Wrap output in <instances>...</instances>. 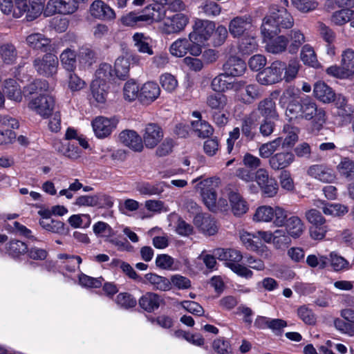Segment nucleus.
Segmentation results:
<instances>
[{"mask_svg": "<svg viewBox=\"0 0 354 354\" xmlns=\"http://www.w3.org/2000/svg\"><path fill=\"white\" fill-rule=\"evenodd\" d=\"M282 106L286 105V116L289 121L306 120L314 122L316 129L319 130L326 122V112L318 107L314 100L301 96L299 91L292 87L286 89L279 98Z\"/></svg>", "mask_w": 354, "mask_h": 354, "instance_id": "f257e3e1", "label": "nucleus"}, {"mask_svg": "<svg viewBox=\"0 0 354 354\" xmlns=\"http://www.w3.org/2000/svg\"><path fill=\"white\" fill-rule=\"evenodd\" d=\"M294 25V19L283 7L272 4L268 13L263 19L261 32L264 39H271L283 30L290 29Z\"/></svg>", "mask_w": 354, "mask_h": 354, "instance_id": "f03ea898", "label": "nucleus"}, {"mask_svg": "<svg viewBox=\"0 0 354 354\" xmlns=\"http://www.w3.org/2000/svg\"><path fill=\"white\" fill-rule=\"evenodd\" d=\"M327 74L337 78H348L354 75V51L348 48L342 52L339 66H332L326 69Z\"/></svg>", "mask_w": 354, "mask_h": 354, "instance_id": "7ed1b4c3", "label": "nucleus"}, {"mask_svg": "<svg viewBox=\"0 0 354 354\" xmlns=\"http://www.w3.org/2000/svg\"><path fill=\"white\" fill-rule=\"evenodd\" d=\"M286 68V63L274 61L268 67L257 75V80L262 85H271L280 82Z\"/></svg>", "mask_w": 354, "mask_h": 354, "instance_id": "20e7f679", "label": "nucleus"}, {"mask_svg": "<svg viewBox=\"0 0 354 354\" xmlns=\"http://www.w3.org/2000/svg\"><path fill=\"white\" fill-rule=\"evenodd\" d=\"M58 63L57 57L55 55L47 52L42 57L35 59L32 64L39 75L44 77H51L57 73Z\"/></svg>", "mask_w": 354, "mask_h": 354, "instance_id": "39448f33", "label": "nucleus"}, {"mask_svg": "<svg viewBox=\"0 0 354 354\" xmlns=\"http://www.w3.org/2000/svg\"><path fill=\"white\" fill-rule=\"evenodd\" d=\"M193 28L194 30L189 35L190 41L205 43L214 33L215 24L208 20L197 19Z\"/></svg>", "mask_w": 354, "mask_h": 354, "instance_id": "423d86ee", "label": "nucleus"}, {"mask_svg": "<svg viewBox=\"0 0 354 354\" xmlns=\"http://www.w3.org/2000/svg\"><path fill=\"white\" fill-rule=\"evenodd\" d=\"M252 18L245 15L234 17L229 23L228 30L234 37H243L251 32Z\"/></svg>", "mask_w": 354, "mask_h": 354, "instance_id": "0eeeda50", "label": "nucleus"}, {"mask_svg": "<svg viewBox=\"0 0 354 354\" xmlns=\"http://www.w3.org/2000/svg\"><path fill=\"white\" fill-rule=\"evenodd\" d=\"M216 185H214L213 178H207L197 185V189L201 190V195L206 207L212 212L216 209Z\"/></svg>", "mask_w": 354, "mask_h": 354, "instance_id": "6e6552de", "label": "nucleus"}, {"mask_svg": "<svg viewBox=\"0 0 354 354\" xmlns=\"http://www.w3.org/2000/svg\"><path fill=\"white\" fill-rule=\"evenodd\" d=\"M256 181L266 196L273 197L277 194L279 189L277 182L269 176L266 169H259L256 171Z\"/></svg>", "mask_w": 354, "mask_h": 354, "instance_id": "1a4fd4ad", "label": "nucleus"}, {"mask_svg": "<svg viewBox=\"0 0 354 354\" xmlns=\"http://www.w3.org/2000/svg\"><path fill=\"white\" fill-rule=\"evenodd\" d=\"M55 99L50 95H42L33 100L28 107L44 118L50 115L55 108Z\"/></svg>", "mask_w": 354, "mask_h": 354, "instance_id": "9d476101", "label": "nucleus"}, {"mask_svg": "<svg viewBox=\"0 0 354 354\" xmlns=\"http://www.w3.org/2000/svg\"><path fill=\"white\" fill-rule=\"evenodd\" d=\"M118 119L115 117L107 118L103 116L95 118L92 122V127L95 136L99 138L108 137L116 128Z\"/></svg>", "mask_w": 354, "mask_h": 354, "instance_id": "9b49d317", "label": "nucleus"}, {"mask_svg": "<svg viewBox=\"0 0 354 354\" xmlns=\"http://www.w3.org/2000/svg\"><path fill=\"white\" fill-rule=\"evenodd\" d=\"M164 133L162 128L156 123L146 125L142 133V142L148 149H154L162 140Z\"/></svg>", "mask_w": 354, "mask_h": 354, "instance_id": "f8f14e48", "label": "nucleus"}, {"mask_svg": "<svg viewBox=\"0 0 354 354\" xmlns=\"http://www.w3.org/2000/svg\"><path fill=\"white\" fill-rule=\"evenodd\" d=\"M77 8V0H50L46 5L45 12L48 15L55 13L69 15L75 12Z\"/></svg>", "mask_w": 354, "mask_h": 354, "instance_id": "ddd939ff", "label": "nucleus"}, {"mask_svg": "<svg viewBox=\"0 0 354 354\" xmlns=\"http://www.w3.org/2000/svg\"><path fill=\"white\" fill-rule=\"evenodd\" d=\"M188 21V17L183 13H177L171 17H165L162 32L166 34L179 32L185 28Z\"/></svg>", "mask_w": 354, "mask_h": 354, "instance_id": "4468645a", "label": "nucleus"}, {"mask_svg": "<svg viewBox=\"0 0 354 354\" xmlns=\"http://www.w3.org/2000/svg\"><path fill=\"white\" fill-rule=\"evenodd\" d=\"M259 119V114L256 111H252L248 115H245L241 120V130L243 136L247 141H252L254 139L256 129Z\"/></svg>", "mask_w": 354, "mask_h": 354, "instance_id": "2eb2a0df", "label": "nucleus"}, {"mask_svg": "<svg viewBox=\"0 0 354 354\" xmlns=\"http://www.w3.org/2000/svg\"><path fill=\"white\" fill-rule=\"evenodd\" d=\"M119 139L122 144L134 151L141 152L144 149L142 139L136 131L123 130L119 134Z\"/></svg>", "mask_w": 354, "mask_h": 354, "instance_id": "dca6fc26", "label": "nucleus"}, {"mask_svg": "<svg viewBox=\"0 0 354 354\" xmlns=\"http://www.w3.org/2000/svg\"><path fill=\"white\" fill-rule=\"evenodd\" d=\"M194 224L208 236L214 235L218 232L216 221L208 214H197L194 218Z\"/></svg>", "mask_w": 354, "mask_h": 354, "instance_id": "f3484780", "label": "nucleus"}, {"mask_svg": "<svg viewBox=\"0 0 354 354\" xmlns=\"http://www.w3.org/2000/svg\"><path fill=\"white\" fill-rule=\"evenodd\" d=\"M308 174L323 183H330L335 179V174L332 169L326 165H313L310 166L308 171Z\"/></svg>", "mask_w": 354, "mask_h": 354, "instance_id": "a211bd4d", "label": "nucleus"}, {"mask_svg": "<svg viewBox=\"0 0 354 354\" xmlns=\"http://www.w3.org/2000/svg\"><path fill=\"white\" fill-rule=\"evenodd\" d=\"M90 13L95 18L102 20H111L115 17L113 10L101 0H95L92 3Z\"/></svg>", "mask_w": 354, "mask_h": 354, "instance_id": "6ab92c4d", "label": "nucleus"}, {"mask_svg": "<svg viewBox=\"0 0 354 354\" xmlns=\"http://www.w3.org/2000/svg\"><path fill=\"white\" fill-rule=\"evenodd\" d=\"M160 94V88L158 84L154 82L145 83L140 88L139 100L145 104H149L155 101Z\"/></svg>", "mask_w": 354, "mask_h": 354, "instance_id": "aec40b11", "label": "nucleus"}, {"mask_svg": "<svg viewBox=\"0 0 354 354\" xmlns=\"http://www.w3.org/2000/svg\"><path fill=\"white\" fill-rule=\"evenodd\" d=\"M142 20L144 22L151 24L159 22L165 18L166 10L165 8L158 3L147 6L142 11Z\"/></svg>", "mask_w": 354, "mask_h": 354, "instance_id": "412c9836", "label": "nucleus"}, {"mask_svg": "<svg viewBox=\"0 0 354 354\" xmlns=\"http://www.w3.org/2000/svg\"><path fill=\"white\" fill-rule=\"evenodd\" d=\"M295 160L292 152L277 153L269 158V165L274 170H281L289 167Z\"/></svg>", "mask_w": 354, "mask_h": 354, "instance_id": "4be33fe9", "label": "nucleus"}, {"mask_svg": "<svg viewBox=\"0 0 354 354\" xmlns=\"http://www.w3.org/2000/svg\"><path fill=\"white\" fill-rule=\"evenodd\" d=\"M223 68L225 74L228 76H240L245 71L246 65L241 59L236 56H231L223 64Z\"/></svg>", "mask_w": 354, "mask_h": 354, "instance_id": "5701e85b", "label": "nucleus"}, {"mask_svg": "<svg viewBox=\"0 0 354 354\" xmlns=\"http://www.w3.org/2000/svg\"><path fill=\"white\" fill-rule=\"evenodd\" d=\"M27 44L35 50L44 53L50 52L53 49L50 40L40 33H33L26 37Z\"/></svg>", "mask_w": 354, "mask_h": 354, "instance_id": "b1692460", "label": "nucleus"}, {"mask_svg": "<svg viewBox=\"0 0 354 354\" xmlns=\"http://www.w3.org/2000/svg\"><path fill=\"white\" fill-rule=\"evenodd\" d=\"M334 102L336 108L335 115L339 117L342 121H350L354 111L352 106L348 104L346 97L339 94Z\"/></svg>", "mask_w": 354, "mask_h": 354, "instance_id": "393cba45", "label": "nucleus"}, {"mask_svg": "<svg viewBox=\"0 0 354 354\" xmlns=\"http://www.w3.org/2000/svg\"><path fill=\"white\" fill-rule=\"evenodd\" d=\"M315 97L324 103L334 102L337 95L334 91L324 82H318L314 85Z\"/></svg>", "mask_w": 354, "mask_h": 354, "instance_id": "a878e982", "label": "nucleus"}, {"mask_svg": "<svg viewBox=\"0 0 354 354\" xmlns=\"http://www.w3.org/2000/svg\"><path fill=\"white\" fill-rule=\"evenodd\" d=\"M255 111L259 116L261 115L263 119H277L279 116L275 102L271 98H266L260 101Z\"/></svg>", "mask_w": 354, "mask_h": 354, "instance_id": "bb28decb", "label": "nucleus"}, {"mask_svg": "<svg viewBox=\"0 0 354 354\" xmlns=\"http://www.w3.org/2000/svg\"><path fill=\"white\" fill-rule=\"evenodd\" d=\"M214 254L218 259L226 261L227 267L230 263H238L243 259L241 252L232 248H217L214 250Z\"/></svg>", "mask_w": 354, "mask_h": 354, "instance_id": "cd10ccee", "label": "nucleus"}, {"mask_svg": "<svg viewBox=\"0 0 354 354\" xmlns=\"http://www.w3.org/2000/svg\"><path fill=\"white\" fill-rule=\"evenodd\" d=\"M18 58V50L11 42L0 44V59L6 65L15 64Z\"/></svg>", "mask_w": 354, "mask_h": 354, "instance_id": "c85d7f7f", "label": "nucleus"}, {"mask_svg": "<svg viewBox=\"0 0 354 354\" xmlns=\"http://www.w3.org/2000/svg\"><path fill=\"white\" fill-rule=\"evenodd\" d=\"M3 91L11 100L21 102L22 100L20 86L15 79L9 78L4 81Z\"/></svg>", "mask_w": 354, "mask_h": 354, "instance_id": "c756f323", "label": "nucleus"}, {"mask_svg": "<svg viewBox=\"0 0 354 354\" xmlns=\"http://www.w3.org/2000/svg\"><path fill=\"white\" fill-rule=\"evenodd\" d=\"M287 233L292 238L297 239L301 236L305 230V225L301 219L292 216L286 220L285 223Z\"/></svg>", "mask_w": 354, "mask_h": 354, "instance_id": "7c9ffc66", "label": "nucleus"}, {"mask_svg": "<svg viewBox=\"0 0 354 354\" xmlns=\"http://www.w3.org/2000/svg\"><path fill=\"white\" fill-rule=\"evenodd\" d=\"M162 301L157 294L147 292L139 299V305L145 310L151 313L159 308Z\"/></svg>", "mask_w": 354, "mask_h": 354, "instance_id": "2f4dec72", "label": "nucleus"}, {"mask_svg": "<svg viewBox=\"0 0 354 354\" xmlns=\"http://www.w3.org/2000/svg\"><path fill=\"white\" fill-rule=\"evenodd\" d=\"M229 200L232 207V211L235 216H241L248 209L247 202L240 194L231 192L229 194Z\"/></svg>", "mask_w": 354, "mask_h": 354, "instance_id": "473e14b6", "label": "nucleus"}, {"mask_svg": "<svg viewBox=\"0 0 354 354\" xmlns=\"http://www.w3.org/2000/svg\"><path fill=\"white\" fill-rule=\"evenodd\" d=\"M239 237L242 243L245 246L247 249L250 250L259 252L263 251L264 248H266V247L263 245L261 241L254 240V239H257V233L250 234L249 232L243 231L240 232Z\"/></svg>", "mask_w": 354, "mask_h": 354, "instance_id": "72a5a7b5", "label": "nucleus"}, {"mask_svg": "<svg viewBox=\"0 0 354 354\" xmlns=\"http://www.w3.org/2000/svg\"><path fill=\"white\" fill-rule=\"evenodd\" d=\"M108 88L107 84L100 80H93L91 84V95L97 103L103 104L106 102Z\"/></svg>", "mask_w": 354, "mask_h": 354, "instance_id": "f704fd0d", "label": "nucleus"}, {"mask_svg": "<svg viewBox=\"0 0 354 354\" xmlns=\"http://www.w3.org/2000/svg\"><path fill=\"white\" fill-rule=\"evenodd\" d=\"M76 53L71 48L65 49L60 55L62 66L68 71L74 72L77 66Z\"/></svg>", "mask_w": 354, "mask_h": 354, "instance_id": "c9c22d12", "label": "nucleus"}, {"mask_svg": "<svg viewBox=\"0 0 354 354\" xmlns=\"http://www.w3.org/2000/svg\"><path fill=\"white\" fill-rule=\"evenodd\" d=\"M145 278L156 290L166 291L171 288V282L166 277L154 273H148L145 274Z\"/></svg>", "mask_w": 354, "mask_h": 354, "instance_id": "e433bc0d", "label": "nucleus"}, {"mask_svg": "<svg viewBox=\"0 0 354 354\" xmlns=\"http://www.w3.org/2000/svg\"><path fill=\"white\" fill-rule=\"evenodd\" d=\"M130 68V57H118L114 66L115 77L120 80H125L129 77Z\"/></svg>", "mask_w": 354, "mask_h": 354, "instance_id": "4c0bfd02", "label": "nucleus"}, {"mask_svg": "<svg viewBox=\"0 0 354 354\" xmlns=\"http://www.w3.org/2000/svg\"><path fill=\"white\" fill-rule=\"evenodd\" d=\"M227 103V96L221 93L210 95L207 98V106L214 111H223Z\"/></svg>", "mask_w": 354, "mask_h": 354, "instance_id": "58836bf2", "label": "nucleus"}, {"mask_svg": "<svg viewBox=\"0 0 354 354\" xmlns=\"http://www.w3.org/2000/svg\"><path fill=\"white\" fill-rule=\"evenodd\" d=\"M339 174L348 180L354 178V161L348 157L342 158L337 166Z\"/></svg>", "mask_w": 354, "mask_h": 354, "instance_id": "ea45409f", "label": "nucleus"}, {"mask_svg": "<svg viewBox=\"0 0 354 354\" xmlns=\"http://www.w3.org/2000/svg\"><path fill=\"white\" fill-rule=\"evenodd\" d=\"M258 44L256 38L250 33L243 36L239 43V50L245 55L252 53L257 49Z\"/></svg>", "mask_w": 354, "mask_h": 354, "instance_id": "a19ab883", "label": "nucleus"}, {"mask_svg": "<svg viewBox=\"0 0 354 354\" xmlns=\"http://www.w3.org/2000/svg\"><path fill=\"white\" fill-rule=\"evenodd\" d=\"M26 8V19L28 21H33L37 18L44 10V4L41 0H28Z\"/></svg>", "mask_w": 354, "mask_h": 354, "instance_id": "79ce46f5", "label": "nucleus"}, {"mask_svg": "<svg viewBox=\"0 0 354 354\" xmlns=\"http://www.w3.org/2000/svg\"><path fill=\"white\" fill-rule=\"evenodd\" d=\"M149 38L143 33L136 32L133 36V41L134 46L137 50L142 53H147L150 55H153V52L151 47L148 42Z\"/></svg>", "mask_w": 354, "mask_h": 354, "instance_id": "37998d69", "label": "nucleus"}, {"mask_svg": "<svg viewBox=\"0 0 354 354\" xmlns=\"http://www.w3.org/2000/svg\"><path fill=\"white\" fill-rule=\"evenodd\" d=\"M288 42L289 40L286 36L280 35L268 43L266 49L269 53L273 54L281 53L286 50Z\"/></svg>", "mask_w": 354, "mask_h": 354, "instance_id": "c03bdc74", "label": "nucleus"}, {"mask_svg": "<svg viewBox=\"0 0 354 354\" xmlns=\"http://www.w3.org/2000/svg\"><path fill=\"white\" fill-rule=\"evenodd\" d=\"M40 225L45 230L59 234H65L67 230L64 227V223L60 221L55 219H41Z\"/></svg>", "mask_w": 354, "mask_h": 354, "instance_id": "a18cd8bd", "label": "nucleus"}, {"mask_svg": "<svg viewBox=\"0 0 354 354\" xmlns=\"http://www.w3.org/2000/svg\"><path fill=\"white\" fill-rule=\"evenodd\" d=\"M257 235V241L263 239L266 243H270L271 241L276 245H277L281 240V237L286 241L288 237L285 235V232L282 230H276L274 234L270 232L258 231L256 232Z\"/></svg>", "mask_w": 354, "mask_h": 354, "instance_id": "49530a36", "label": "nucleus"}, {"mask_svg": "<svg viewBox=\"0 0 354 354\" xmlns=\"http://www.w3.org/2000/svg\"><path fill=\"white\" fill-rule=\"evenodd\" d=\"M138 190L142 195L160 196L164 192V185L162 183L155 184L145 183L140 185Z\"/></svg>", "mask_w": 354, "mask_h": 354, "instance_id": "de8ad7c7", "label": "nucleus"}, {"mask_svg": "<svg viewBox=\"0 0 354 354\" xmlns=\"http://www.w3.org/2000/svg\"><path fill=\"white\" fill-rule=\"evenodd\" d=\"M96 79L95 80H100V82H106L113 80L115 76L114 69L111 65L104 63L100 65V67L95 72Z\"/></svg>", "mask_w": 354, "mask_h": 354, "instance_id": "09e8293b", "label": "nucleus"}, {"mask_svg": "<svg viewBox=\"0 0 354 354\" xmlns=\"http://www.w3.org/2000/svg\"><path fill=\"white\" fill-rule=\"evenodd\" d=\"M192 126L197 136L203 138H208L213 133V128L207 122L201 120L192 122Z\"/></svg>", "mask_w": 354, "mask_h": 354, "instance_id": "8fccbe9b", "label": "nucleus"}, {"mask_svg": "<svg viewBox=\"0 0 354 354\" xmlns=\"http://www.w3.org/2000/svg\"><path fill=\"white\" fill-rule=\"evenodd\" d=\"M301 59L305 64L314 68H317L319 66L316 54L313 48L308 44H306L302 47Z\"/></svg>", "mask_w": 354, "mask_h": 354, "instance_id": "3c124183", "label": "nucleus"}, {"mask_svg": "<svg viewBox=\"0 0 354 354\" xmlns=\"http://www.w3.org/2000/svg\"><path fill=\"white\" fill-rule=\"evenodd\" d=\"M290 44L288 51L291 54L297 53L300 46L305 42V37L299 30H292L290 34Z\"/></svg>", "mask_w": 354, "mask_h": 354, "instance_id": "603ef678", "label": "nucleus"}, {"mask_svg": "<svg viewBox=\"0 0 354 354\" xmlns=\"http://www.w3.org/2000/svg\"><path fill=\"white\" fill-rule=\"evenodd\" d=\"M49 88V84L45 80H35L24 88V92L27 95H32L38 92L46 91Z\"/></svg>", "mask_w": 354, "mask_h": 354, "instance_id": "864d4df0", "label": "nucleus"}, {"mask_svg": "<svg viewBox=\"0 0 354 354\" xmlns=\"http://www.w3.org/2000/svg\"><path fill=\"white\" fill-rule=\"evenodd\" d=\"M188 48L189 40L187 39H179L171 45L169 50L172 55L182 57L187 54Z\"/></svg>", "mask_w": 354, "mask_h": 354, "instance_id": "5fc2aeb1", "label": "nucleus"}, {"mask_svg": "<svg viewBox=\"0 0 354 354\" xmlns=\"http://www.w3.org/2000/svg\"><path fill=\"white\" fill-rule=\"evenodd\" d=\"M139 91L140 92V89L133 80L127 81L123 88L124 98L129 102H132L137 97L139 98Z\"/></svg>", "mask_w": 354, "mask_h": 354, "instance_id": "6e6d98bb", "label": "nucleus"}, {"mask_svg": "<svg viewBox=\"0 0 354 354\" xmlns=\"http://www.w3.org/2000/svg\"><path fill=\"white\" fill-rule=\"evenodd\" d=\"M7 251L12 257H18L28 252V247L23 241L12 240L8 243Z\"/></svg>", "mask_w": 354, "mask_h": 354, "instance_id": "4d7b16f0", "label": "nucleus"}, {"mask_svg": "<svg viewBox=\"0 0 354 354\" xmlns=\"http://www.w3.org/2000/svg\"><path fill=\"white\" fill-rule=\"evenodd\" d=\"M323 212L327 216H341L346 214L348 212V208L342 204H328L323 207Z\"/></svg>", "mask_w": 354, "mask_h": 354, "instance_id": "13d9d810", "label": "nucleus"}, {"mask_svg": "<svg viewBox=\"0 0 354 354\" xmlns=\"http://www.w3.org/2000/svg\"><path fill=\"white\" fill-rule=\"evenodd\" d=\"M281 138H279L272 142L263 144L259 147V155L261 158H270L271 155L277 150V147L280 145Z\"/></svg>", "mask_w": 354, "mask_h": 354, "instance_id": "bf43d9fd", "label": "nucleus"}, {"mask_svg": "<svg viewBox=\"0 0 354 354\" xmlns=\"http://www.w3.org/2000/svg\"><path fill=\"white\" fill-rule=\"evenodd\" d=\"M229 77L225 73L215 77L211 83L212 88L217 93H221L225 90L230 89V84L226 80V77Z\"/></svg>", "mask_w": 354, "mask_h": 354, "instance_id": "052dcab7", "label": "nucleus"}, {"mask_svg": "<svg viewBox=\"0 0 354 354\" xmlns=\"http://www.w3.org/2000/svg\"><path fill=\"white\" fill-rule=\"evenodd\" d=\"M352 15H353V10L342 9L333 14L331 21L336 25L342 26L351 20Z\"/></svg>", "mask_w": 354, "mask_h": 354, "instance_id": "680f3d73", "label": "nucleus"}, {"mask_svg": "<svg viewBox=\"0 0 354 354\" xmlns=\"http://www.w3.org/2000/svg\"><path fill=\"white\" fill-rule=\"evenodd\" d=\"M272 213L273 207L261 206L256 210L254 219L257 221L270 222L272 220Z\"/></svg>", "mask_w": 354, "mask_h": 354, "instance_id": "e2e57ef3", "label": "nucleus"}, {"mask_svg": "<svg viewBox=\"0 0 354 354\" xmlns=\"http://www.w3.org/2000/svg\"><path fill=\"white\" fill-rule=\"evenodd\" d=\"M299 63L297 59H291L289 61L288 65H286L283 78L286 82H289L293 80L299 71Z\"/></svg>", "mask_w": 354, "mask_h": 354, "instance_id": "0e129e2a", "label": "nucleus"}, {"mask_svg": "<svg viewBox=\"0 0 354 354\" xmlns=\"http://www.w3.org/2000/svg\"><path fill=\"white\" fill-rule=\"evenodd\" d=\"M305 217L313 225H323L326 223V219L322 213L316 209H310L306 211Z\"/></svg>", "mask_w": 354, "mask_h": 354, "instance_id": "69168bd1", "label": "nucleus"}, {"mask_svg": "<svg viewBox=\"0 0 354 354\" xmlns=\"http://www.w3.org/2000/svg\"><path fill=\"white\" fill-rule=\"evenodd\" d=\"M96 53L94 50L88 48H82L79 51V59L81 63H84L90 66L96 62Z\"/></svg>", "mask_w": 354, "mask_h": 354, "instance_id": "338daca9", "label": "nucleus"}, {"mask_svg": "<svg viewBox=\"0 0 354 354\" xmlns=\"http://www.w3.org/2000/svg\"><path fill=\"white\" fill-rule=\"evenodd\" d=\"M212 37V45L215 47L221 46L227 37V30L223 26H218L214 29Z\"/></svg>", "mask_w": 354, "mask_h": 354, "instance_id": "774afa93", "label": "nucleus"}]
</instances>
